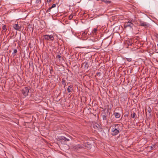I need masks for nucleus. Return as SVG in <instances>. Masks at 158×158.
<instances>
[{"label":"nucleus","instance_id":"nucleus-1","mask_svg":"<svg viewBox=\"0 0 158 158\" xmlns=\"http://www.w3.org/2000/svg\"><path fill=\"white\" fill-rule=\"evenodd\" d=\"M111 131L112 132V134L113 135H117L120 131L119 127L118 124H114L112 127L111 129Z\"/></svg>","mask_w":158,"mask_h":158},{"label":"nucleus","instance_id":"nucleus-2","mask_svg":"<svg viewBox=\"0 0 158 158\" xmlns=\"http://www.w3.org/2000/svg\"><path fill=\"white\" fill-rule=\"evenodd\" d=\"M57 140L62 143L66 141H69V139L66 138L64 136H61L58 137Z\"/></svg>","mask_w":158,"mask_h":158},{"label":"nucleus","instance_id":"nucleus-3","mask_svg":"<svg viewBox=\"0 0 158 158\" xmlns=\"http://www.w3.org/2000/svg\"><path fill=\"white\" fill-rule=\"evenodd\" d=\"M44 39L46 40H50L52 41L53 40L54 38L53 35H43Z\"/></svg>","mask_w":158,"mask_h":158},{"label":"nucleus","instance_id":"nucleus-4","mask_svg":"<svg viewBox=\"0 0 158 158\" xmlns=\"http://www.w3.org/2000/svg\"><path fill=\"white\" fill-rule=\"evenodd\" d=\"M22 92L23 95L25 97H26L28 95L29 92V89L27 87H25L23 89Z\"/></svg>","mask_w":158,"mask_h":158},{"label":"nucleus","instance_id":"nucleus-5","mask_svg":"<svg viewBox=\"0 0 158 158\" xmlns=\"http://www.w3.org/2000/svg\"><path fill=\"white\" fill-rule=\"evenodd\" d=\"M13 27L16 30L20 31L21 28V26L20 24H15L13 26Z\"/></svg>","mask_w":158,"mask_h":158},{"label":"nucleus","instance_id":"nucleus-6","mask_svg":"<svg viewBox=\"0 0 158 158\" xmlns=\"http://www.w3.org/2000/svg\"><path fill=\"white\" fill-rule=\"evenodd\" d=\"M83 147V146L80 144H77L76 145H73V148L75 150H77L79 149L82 148Z\"/></svg>","mask_w":158,"mask_h":158},{"label":"nucleus","instance_id":"nucleus-7","mask_svg":"<svg viewBox=\"0 0 158 158\" xmlns=\"http://www.w3.org/2000/svg\"><path fill=\"white\" fill-rule=\"evenodd\" d=\"M133 24L130 22H128L125 23L124 25V27H131L133 26Z\"/></svg>","mask_w":158,"mask_h":158},{"label":"nucleus","instance_id":"nucleus-8","mask_svg":"<svg viewBox=\"0 0 158 158\" xmlns=\"http://www.w3.org/2000/svg\"><path fill=\"white\" fill-rule=\"evenodd\" d=\"M73 89V87L72 85H70L69 86L67 89V90L69 93L72 92Z\"/></svg>","mask_w":158,"mask_h":158},{"label":"nucleus","instance_id":"nucleus-9","mask_svg":"<svg viewBox=\"0 0 158 158\" xmlns=\"http://www.w3.org/2000/svg\"><path fill=\"white\" fill-rule=\"evenodd\" d=\"M94 128L96 130H99L101 129V127L99 125L95 123V124L94 125Z\"/></svg>","mask_w":158,"mask_h":158},{"label":"nucleus","instance_id":"nucleus-10","mask_svg":"<svg viewBox=\"0 0 158 158\" xmlns=\"http://www.w3.org/2000/svg\"><path fill=\"white\" fill-rule=\"evenodd\" d=\"M84 146L88 149H90L91 147V144L88 142L84 143Z\"/></svg>","mask_w":158,"mask_h":158},{"label":"nucleus","instance_id":"nucleus-11","mask_svg":"<svg viewBox=\"0 0 158 158\" xmlns=\"http://www.w3.org/2000/svg\"><path fill=\"white\" fill-rule=\"evenodd\" d=\"M148 23L145 22H140V25L142 26H147L148 25Z\"/></svg>","mask_w":158,"mask_h":158},{"label":"nucleus","instance_id":"nucleus-12","mask_svg":"<svg viewBox=\"0 0 158 158\" xmlns=\"http://www.w3.org/2000/svg\"><path fill=\"white\" fill-rule=\"evenodd\" d=\"M114 116L116 118H119L120 117V114L118 112H115L114 114Z\"/></svg>","mask_w":158,"mask_h":158},{"label":"nucleus","instance_id":"nucleus-13","mask_svg":"<svg viewBox=\"0 0 158 158\" xmlns=\"http://www.w3.org/2000/svg\"><path fill=\"white\" fill-rule=\"evenodd\" d=\"M84 64V68L85 69H87L89 67V65L88 64V63L87 62H85Z\"/></svg>","mask_w":158,"mask_h":158},{"label":"nucleus","instance_id":"nucleus-14","mask_svg":"<svg viewBox=\"0 0 158 158\" xmlns=\"http://www.w3.org/2000/svg\"><path fill=\"white\" fill-rule=\"evenodd\" d=\"M103 2L106 4H110L111 3V1L109 0H104V1H103Z\"/></svg>","mask_w":158,"mask_h":158},{"label":"nucleus","instance_id":"nucleus-15","mask_svg":"<svg viewBox=\"0 0 158 158\" xmlns=\"http://www.w3.org/2000/svg\"><path fill=\"white\" fill-rule=\"evenodd\" d=\"M97 31V28H94V30L92 31V33L94 34H95V35L96 34V31Z\"/></svg>","mask_w":158,"mask_h":158},{"label":"nucleus","instance_id":"nucleus-16","mask_svg":"<svg viewBox=\"0 0 158 158\" xmlns=\"http://www.w3.org/2000/svg\"><path fill=\"white\" fill-rule=\"evenodd\" d=\"M143 141H144L143 143L145 144L147 141V139L146 138H144L143 139H142L140 140V141L141 142H142Z\"/></svg>","mask_w":158,"mask_h":158},{"label":"nucleus","instance_id":"nucleus-17","mask_svg":"<svg viewBox=\"0 0 158 158\" xmlns=\"http://www.w3.org/2000/svg\"><path fill=\"white\" fill-rule=\"evenodd\" d=\"M102 119L104 120H106V116L105 115H102Z\"/></svg>","mask_w":158,"mask_h":158},{"label":"nucleus","instance_id":"nucleus-18","mask_svg":"<svg viewBox=\"0 0 158 158\" xmlns=\"http://www.w3.org/2000/svg\"><path fill=\"white\" fill-rule=\"evenodd\" d=\"M17 52V50L16 49H14V51H13V53H12V54L14 56H15V54L14 55V54L16 53Z\"/></svg>","mask_w":158,"mask_h":158},{"label":"nucleus","instance_id":"nucleus-19","mask_svg":"<svg viewBox=\"0 0 158 158\" xmlns=\"http://www.w3.org/2000/svg\"><path fill=\"white\" fill-rule=\"evenodd\" d=\"M131 116L132 118H135V116L136 115V114L135 113H133L132 114H131Z\"/></svg>","mask_w":158,"mask_h":158},{"label":"nucleus","instance_id":"nucleus-20","mask_svg":"<svg viewBox=\"0 0 158 158\" xmlns=\"http://www.w3.org/2000/svg\"><path fill=\"white\" fill-rule=\"evenodd\" d=\"M74 15L73 14H71L69 16V19H71L73 17Z\"/></svg>","mask_w":158,"mask_h":158},{"label":"nucleus","instance_id":"nucleus-21","mask_svg":"<svg viewBox=\"0 0 158 158\" xmlns=\"http://www.w3.org/2000/svg\"><path fill=\"white\" fill-rule=\"evenodd\" d=\"M126 59L129 62H130L131 61V59L130 58H126Z\"/></svg>","mask_w":158,"mask_h":158},{"label":"nucleus","instance_id":"nucleus-22","mask_svg":"<svg viewBox=\"0 0 158 158\" xmlns=\"http://www.w3.org/2000/svg\"><path fill=\"white\" fill-rule=\"evenodd\" d=\"M56 4H52V6L50 7H51V8L52 9V8H54V7H56Z\"/></svg>","mask_w":158,"mask_h":158},{"label":"nucleus","instance_id":"nucleus-23","mask_svg":"<svg viewBox=\"0 0 158 158\" xmlns=\"http://www.w3.org/2000/svg\"><path fill=\"white\" fill-rule=\"evenodd\" d=\"M62 84L63 85H64V87H65V85H66V84H65V82L64 81V80H62Z\"/></svg>","mask_w":158,"mask_h":158},{"label":"nucleus","instance_id":"nucleus-24","mask_svg":"<svg viewBox=\"0 0 158 158\" xmlns=\"http://www.w3.org/2000/svg\"><path fill=\"white\" fill-rule=\"evenodd\" d=\"M2 29L4 31L6 30V27L5 25H4L2 26Z\"/></svg>","mask_w":158,"mask_h":158},{"label":"nucleus","instance_id":"nucleus-25","mask_svg":"<svg viewBox=\"0 0 158 158\" xmlns=\"http://www.w3.org/2000/svg\"><path fill=\"white\" fill-rule=\"evenodd\" d=\"M155 147V145H153L152 146L150 147V148L151 150H152Z\"/></svg>","mask_w":158,"mask_h":158},{"label":"nucleus","instance_id":"nucleus-26","mask_svg":"<svg viewBox=\"0 0 158 158\" xmlns=\"http://www.w3.org/2000/svg\"><path fill=\"white\" fill-rule=\"evenodd\" d=\"M52 8H51V7H49L47 10H46V12H50V11H51V9Z\"/></svg>","mask_w":158,"mask_h":158},{"label":"nucleus","instance_id":"nucleus-27","mask_svg":"<svg viewBox=\"0 0 158 158\" xmlns=\"http://www.w3.org/2000/svg\"><path fill=\"white\" fill-rule=\"evenodd\" d=\"M41 0H37L36 1V2L37 3H40L41 2Z\"/></svg>","mask_w":158,"mask_h":158},{"label":"nucleus","instance_id":"nucleus-28","mask_svg":"<svg viewBox=\"0 0 158 158\" xmlns=\"http://www.w3.org/2000/svg\"><path fill=\"white\" fill-rule=\"evenodd\" d=\"M97 76H100V75L101 74V73L100 72L98 73H97Z\"/></svg>","mask_w":158,"mask_h":158},{"label":"nucleus","instance_id":"nucleus-29","mask_svg":"<svg viewBox=\"0 0 158 158\" xmlns=\"http://www.w3.org/2000/svg\"><path fill=\"white\" fill-rule=\"evenodd\" d=\"M47 2H49L51 1V0H47Z\"/></svg>","mask_w":158,"mask_h":158},{"label":"nucleus","instance_id":"nucleus-30","mask_svg":"<svg viewBox=\"0 0 158 158\" xmlns=\"http://www.w3.org/2000/svg\"><path fill=\"white\" fill-rule=\"evenodd\" d=\"M58 57L59 58L60 57V56H59V55H58Z\"/></svg>","mask_w":158,"mask_h":158},{"label":"nucleus","instance_id":"nucleus-31","mask_svg":"<svg viewBox=\"0 0 158 158\" xmlns=\"http://www.w3.org/2000/svg\"><path fill=\"white\" fill-rule=\"evenodd\" d=\"M50 71H51V70H52V69H50Z\"/></svg>","mask_w":158,"mask_h":158}]
</instances>
